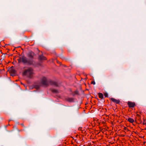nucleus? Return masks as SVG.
Wrapping results in <instances>:
<instances>
[{"instance_id":"nucleus-1","label":"nucleus","mask_w":146,"mask_h":146,"mask_svg":"<svg viewBox=\"0 0 146 146\" xmlns=\"http://www.w3.org/2000/svg\"><path fill=\"white\" fill-rule=\"evenodd\" d=\"M24 75H26L29 78H32L34 74L33 70L31 68L25 69L23 73Z\"/></svg>"},{"instance_id":"nucleus-2","label":"nucleus","mask_w":146,"mask_h":146,"mask_svg":"<svg viewBox=\"0 0 146 146\" xmlns=\"http://www.w3.org/2000/svg\"><path fill=\"white\" fill-rule=\"evenodd\" d=\"M19 63L23 62L24 64H33V61L32 60H28L27 58L25 56H23L21 57H20L18 59Z\"/></svg>"},{"instance_id":"nucleus-3","label":"nucleus","mask_w":146,"mask_h":146,"mask_svg":"<svg viewBox=\"0 0 146 146\" xmlns=\"http://www.w3.org/2000/svg\"><path fill=\"white\" fill-rule=\"evenodd\" d=\"M48 82L46 78L45 77H43L41 80L40 85L46 86L48 85Z\"/></svg>"},{"instance_id":"nucleus-4","label":"nucleus","mask_w":146,"mask_h":146,"mask_svg":"<svg viewBox=\"0 0 146 146\" xmlns=\"http://www.w3.org/2000/svg\"><path fill=\"white\" fill-rule=\"evenodd\" d=\"M35 55L34 53L33 52H30L28 54V57L31 59L29 60H32L33 61V59Z\"/></svg>"},{"instance_id":"nucleus-5","label":"nucleus","mask_w":146,"mask_h":146,"mask_svg":"<svg viewBox=\"0 0 146 146\" xmlns=\"http://www.w3.org/2000/svg\"><path fill=\"white\" fill-rule=\"evenodd\" d=\"M128 107L129 108H134L135 105V103L134 102H128L127 103Z\"/></svg>"},{"instance_id":"nucleus-6","label":"nucleus","mask_w":146,"mask_h":146,"mask_svg":"<svg viewBox=\"0 0 146 146\" xmlns=\"http://www.w3.org/2000/svg\"><path fill=\"white\" fill-rule=\"evenodd\" d=\"M111 100L113 102L116 103V104H118L120 102V101L119 100H116L113 98H111Z\"/></svg>"},{"instance_id":"nucleus-7","label":"nucleus","mask_w":146,"mask_h":146,"mask_svg":"<svg viewBox=\"0 0 146 146\" xmlns=\"http://www.w3.org/2000/svg\"><path fill=\"white\" fill-rule=\"evenodd\" d=\"M50 84L51 85H54L55 86H58L57 83L55 82L50 81Z\"/></svg>"},{"instance_id":"nucleus-8","label":"nucleus","mask_w":146,"mask_h":146,"mask_svg":"<svg viewBox=\"0 0 146 146\" xmlns=\"http://www.w3.org/2000/svg\"><path fill=\"white\" fill-rule=\"evenodd\" d=\"M39 59L41 60H46V58L43 55H41L39 56Z\"/></svg>"},{"instance_id":"nucleus-9","label":"nucleus","mask_w":146,"mask_h":146,"mask_svg":"<svg viewBox=\"0 0 146 146\" xmlns=\"http://www.w3.org/2000/svg\"><path fill=\"white\" fill-rule=\"evenodd\" d=\"M127 120V121H128L129 122H130L131 123H133L134 121V120L131 118H128Z\"/></svg>"},{"instance_id":"nucleus-10","label":"nucleus","mask_w":146,"mask_h":146,"mask_svg":"<svg viewBox=\"0 0 146 146\" xmlns=\"http://www.w3.org/2000/svg\"><path fill=\"white\" fill-rule=\"evenodd\" d=\"M99 98L102 99L103 98V95L101 93H99L98 94Z\"/></svg>"},{"instance_id":"nucleus-11","label":"nucleus","mask_w":146,"mask_h":146,"mask_svg":"<svg viewBox=\"0 0 146 146\" xmlns=\"http://www.w3.org/2000/svg\"><path fill=\"white\" fill-rule=\"evenodd\" d=\"M143 125H146V119H144L143 120Z\"/></svg>"},{"instance_id":"nucleus-12","label":"nucleus","mask_w":146,"mask_h":146,"mask_svg":"<svg viewBox=\"0 0 146 146\" xmlns=\"http://www.w3.org/2000/svg\"><path fill=\"white\" fill-rule=\"evenodd\" d=\"M52 92L54 93H57L58 92V91L56 90H52Z\"/></svg>"},{"instance_id":"nucleus-13","label":"nucleus","mask_w":146,"mask_h":146,"mask_svg":"<svg viewBox=\"0 0 146 146\" xmlns=\"http://www.w3.org/2000/svg\"><path fill=\"white\" fill-rule=\"evenodd\" d=\"M104 96L106 97H108V94L107 93H105L104 94Z\"/></svg>"},{"instance_id":"nucleus-14","label":"nucleus","mask_w":146,"mask_h":146,"mask_svg":"<svg viewBox=\"0 0 146 146\" xmlns=\"http://www.w3.org/2000/svg\"><path fill=\"white\" fill-rule=\"evenodd\" d=\"M91 84L94 85H95V82L94 81H92Z\"/></svg>"},{"instance_id":"nucleus-15","label":"nucleus","mask_w":146,"mask_h":146,"mask_svg":"<svg viewBox=\"0 0 146 146\" xmlns=\"http://www.w3.org/2000/svg\"><path fill=\"white\" fill-rule=\"evenodd\" d=\"M23 127H25V126L24 125L23 123H22L20 124Z\"/></svg>"},{"instance_id":"nucleus-16","label":"nucleus","mask_w":146,"mask_h":146,"mask_svg":"<svg viewBox=\"0 0 146 146\" xmlns=\"http://www.w3.org/2000/svg\"><path fill=\"white\" fill-rule=\"evenodd\" d=\"M126 129V127H124V129H125H125Z\"/></svg>"},{"instance_id":"nucleus-17","label":"nucleus","mask_w":146,"mask_h":146,"mask_svg":"<svg viewBox=\"0 0 146 146\" xmlns=\"http://www.w3.org/2000/svg\"><path fill=\"white\" fill-rule=\"evenodd\" d=\"M70 102H72V101H71V100H69Z\"/></svg>"}]
</instances>
